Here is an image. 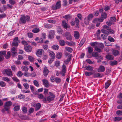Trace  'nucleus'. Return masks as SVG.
Wrapping results in <instances>:
<instances>
[{
  "instance_id": "obj_44",
  "label": "nucleus",
  "mask_w": 122,
  "mask_h": 122,
  "mask_svg": "<svg viewBox=\"0 0 122 122\" xmlns=\"http://www.w3.org/2000/svg\"><path fill=\"white\" fill-rule=\"evenodd\" d=\"M45 27L47 28H51L52 27V25H51L48 24L44 25Z\"/></svg>"
},
{
  "instance_id": "obj_46",
  "label": "nucleus",
  "mask_w": 122,
  "mask_h": 122,
  "mask_svg": "<svg viewBox=\"0 0 122 122\" xmlns=\"http://www.w3.org/2000/svg\"><path fill=\"white\" fill-rule=\"evenodd\" d=\"M93 48L91 47H89L88 48V51L89 53H91L93 51Z\"/></svg>"
},
{
  "instance_id": "obj_59",
  "label": "nucleus",
  "mask_w": 122,
  "mask_h": 122,
  "mask_svg": "<svg viewBox=\"0 0 122 122\" xmlns=\"http://www.w3.org/2000/svg\"><path fill=\"white\" fill-rule=\"evenodd\" d=\"M63 18L66 19H70L71 18V16L69 15H66L65 16H63Z\"/></svg>"
},
{
  "instance_id": "obj_20",
  "label": "nucleus",
  "mask_w": 122,
  "mask_h": 122,
  "mask_svg": "<svg viewBox=\"0 0 122 122\" xmlns=\"http://www.w3.org/2000/svg\"><path fill=\"white\" fill-rule=\"evenodd\" d=\"M103 18L101 19H96L94 20H93V22L94 23H96L98 22H101L103 21Z\"/></svg>"
},
{
  "instance_id": "obj_5",
  "label": "nucleus",
  "mask_w": 122,
  "mask_h": 122,
  "mask_svg": "<svg viewBox=\"0 0 122 122\" xmlns=\"http://www.w3.org/2000/svg\"><path fill=\"white\" fill-rule=\"evenodd\" d=\"M64 36L66 37V39L67 40L71 41L72 40V37L71 35L69 32H66L63 34Z\"/></svg>"
},
{
  "instance_id": "obj_50",
  "label": "nucleus",
  "mask_w": 122,
  "mask_h": 122,
  "mask_svg": "<svg viewBox=\"0 0 122 122\" xmlns=\"http://www.w3.org/2000/svg\"><path fill=\"white\" fill-rule=\"evenodd\" d=\"M67 44L69 46H74L75 45V43L73 41L68 42L67 43Z\"/></svg>"
},
{
  "instance_id": "obj_45",
  "label": "nucleus",
  "mask_w": 122,
  "mask_h": 122,
  "mask_svg": "<svg viewBox=\"0 0 122 122\" xmlns=\"http://www.w3.org/2000/svg\"><path fill=\"white\" fill-rule=\"evenodd\" d=\"M33 83L34 85L37 87H39V86L38 82L36 80H34L33 81Z\"/></svg>"
},
{
  "instance_id": "obj_29",
  "label": "nucleus",
  "mask_w": 122,
  "mask_h": 122,
  "mask_svg": "<svg viewBox=\"0 0 122 122\" xmlns=\"http://www.w3.org/2000/svg\"><path fill=\"white\" fill-rule=\"evenodd\" d=\"M36 106L35 110L37 111L41 107V104L39 103H36Z\"/></svg>"
},
{
  "instance_id": "obj_3",
  "label": "nucleus",
  "mask_w": 122,
  "mask_h": 122,
  "mask_svg": "<svg viewBox=\"0 0 122 122\" xmlns=\"http://www.w3.org/2000/svg\"><path fill=\"white\" fill-rule=\"evenodd\" d=\"M12 104V103L11 101H8L5 103L4 106V107L5 110L7 112V113H9L10 112V107Z\"/></svg>"
},
{
  "instance_id": "obj_55",
  "label": "nucleus",
  "mask_w": 122,
  "mask_h": 122,
  "mask_svg": "<svg viewBox=\"0 0 122 122\" xmlns=\"http://www.w3.org/2000/svg\"><path fill=\"white\" fill-rule=\"evenodd\" d=\"M25 22H26V21H29L30 20V17L29 16H25Z\"/></svg>"
},
{
  "instance_id": "obj_35",
  "label": "nucleus",
  "mask_w": 122,
  "mask_h": 122,
  "mask_svg": "<svg viewBox=\"0 0 122 122\" xmlns=\"http://www.w3.org/2000/svg\"><path fill=\"white\" fill-rule=\"evenodd\" d=\"M20 106L19 105L16 106L14 107V110L15 111H17L20 109Z\"/></svg>"
},
{
  "instance_id": "obj_12",
  "label": "nucleus",
  "mask_w": 122,
  "mask_h": 122,
  "mask_svg": "<svg viewBox=\"0 0 122 122\" xmlns=\"http://www.w3.org/2000/svg\"><path fill=\"white\" fill-rule=\"evenodd\" d=\"M42 81L45 87H47L49 86L50 85L48 81L47 80L43 79Z\"/></svg>"
},
{
  "instance_id": "obj_16",
  "label": "nucleus",
  "mask_w": 122,
  "mask_h": 122,
  "mask_svg": "<svg viewBox=\"0 0 122 122\" xmlns=\"http://www.w3.org/2000/svg\"><path fill=\"white\" fill-rule=\"evenodd\" d=\"M84 68L86 69V70L90 71H92L93 69V67L90 66H85Z\"/></svg>"
},
{
  "instance_id": "obj_7",
  "label": "nucleus",
  "mask_w": 122,
  "mask_h": 122,
  "mask_svg": "<svg viewBox=\"0 0 122 122\" xmlns=\"http://www.w3.org/2000/svg\"><path fill=\"white\" fill-rule=\"evenodd\" d=\"M55 34V31L54 30H50L49 33L48 37L50 39L53 38Z\"/></svg>"
},
{
  "instance_id": "obj_19",
  "label": "nucleus",
  "mask_w": 122,
  "mask_h": 122,
  "mask_svg": "<svg viewBox=\"0 0 122 122\" xmlns=\"http://www.w3.org/2000/svg\"><path fill=\"white\" fill-rule=\"evenodd\" d=\"M96 59H98L97 62L98 63L100 62H101V61L103 60V57L102 56H101L100 55H98Z\"/></svg>"
},
{
  "instance_id": "obj_43",
  "label": "nucleus",
  "mask_w": 122,
  "mask_h": 122,
  "mask_svg": "<svg viewBox=\"0 0 122 122\" xmlns=\"http://www.w3.org/2000/svg\"><path fill=\"white\" fill-rule=\"evenodd\" d=\"M95 50L96 51L98 52L99 53L101 52H102V49H100L97 46H96L95 47Z\"/></svg>"
},
{
  "instance_id": "obj_25",
  "label": "nucleus",
  "mask_w": 122,
  "mask_h": 122,
  "mask_svg": "<svg viewBox=\"0 0 122 122\" xmlns=\"http://www.w3.org/2000/svg\"><path fill=\"white\" fill-rule=\"evenodd\" d=\"M111 82L110 81H108L105 84V88H107L111 84Z\"/></svg>"
},
{
  "instance_id": "obj_17",
  "label": "nucleus",
  "mask_w": 122,
  "mask_h": 122,
  "mask_svg": "<svg viewBox=\"0 0 122 122\" xmlns=\"http://www.w3.org/2000/svg\"><path fill=\"white\" fill-rule=\"evenodd\" d=\"M106 57L107 59L110 60H113L114 59V57L112 55L109 54L106 55Z\"/></svg>"
},
{
  "instance_id": "obj_14",
  "label": "nucleus",
  "mask_w": 122,
  "mask_h": 122,
  "mask_svg": "<svg viewBox=\"0 0 122 122\" xmlns=\"http://www.w3.org/2000/svg\"><path fill=\"white\" fill-rule=\"evenodd\" d=\"M112 53V54L115 56H117L120 54L119 52L116 50H113Z\"/></svg>"
},
{
  "instance_id": "obj_61",
  "label": "nucleus",
  "mask_w": 122,
  "mask_h": 122,
  "mask_svg": "<svg viewBox=\"0 0 122 122\" xmlns=\"http://www.w3.org/2000/svg\"><path fill=\"white\" fill-rule=\"evenodd\" d=\"M98 45L99 47L102 49L103 48L104 46V45L102 43H98Z\"/></svg>"
},
{
  "instance_id": "obj_31",
  "label": "nucleus",
  "mask_w": 122,
  "mask_h": 122,
  "mask_svg": "<svg viewBox=\"0 0 122 122\" xmlns=\"http://www.w3.org/2000/svg\"><path fill=\"white\" fill-rule=\"evenodd\" d=\"M65 49L66 51L70 52H71L73 51L72 49L70 47H65Z\"/></svg>"
},
{
  "instance_id": "obj_28",
  "label": "nucleus",
  "mask_w": 122,
  "mask_h": 122,
  "mask_svg": "<svg viewBox=\"0 0 122 122\" xmlns=\"http://www.w3.org/2000/svg\"><path fill=\"white\" fill-rule=\"evenodd\" d=\"M110 64L111 65L113 66L117 65V62L115 60L111 61L110 62Z\"/></svg>"
},
{
  "instance_id": "obj_6",
  "label": "nucleus",
  "mask_w": 122,
  "mask_h": 122,
  "mask_svg": "<svg viewBox=\"0 0 122 122\" xmlns=\"http://www.w3.org/2000/svg\"><path fill=\"white\" fill-rule=\"evenodd\" d=\"M6 74L8 76H13L12 71L10 69H8L4 70Z\"/></svg>"
},
{
  "instance_id": "obj_37",
  "label": "nucleus",
  "mask_w": 122,
  "mask_h": 122,
  "mask_svg": "<svg viewBox=\"0 0 122 122\" xmlns=\"http://www.w3.org/2000/svg\"><path fill=\"white\" fill-rule=\"evenodd\" d=\"M93 73L91 72L86 71L85 72V75L87 76H89L92 75Z\"/></svg>"
},
{
  "instance_id": "obj_51",
  "label": "nucleus",
  "mask_w": 122,
  "mask_h": 122,
  "mask_svg": "<svg viewBox=\"0 0 122 122\" xmlns=\"http://www.w3.org/2000/svg\"><path fill=\"white\" fill-rule=\"evenodd\" d=\"M9 3L11 5H13L15 4L16 2L14 0H9Z\"/></svg>"
},
{
  "instance_id": "obj_60",
  "label": "nucleus",
  "mask_w": 122,
  "mask_h": 122,
  "mask_svg": "<svg viewBox=\"0 0 122 122\" xmlns=\"http://www.w3.org/2000/svg\"><path fill=\"white\" fill-rule=\"evenodd\" d=\"M100 30H98L97 33V38H98L99 39H100L99 36L100 35Z\"/></svg>"
},
{
  "instance_id": "obj_27",
  "label": "nucleus",
  "mask_w": 122,
  "mask_h": 122,
  "mask_svg": "<svg viewBox=\"0 0 122 122\" xmlns=\"http://www.w3.org/2000/svg\"><path fill=\"white\" fill-rule=\"evenodd\" d=\"M71 55L69 56L68 57L67 59V60L64 61V62L65 64H67L69 63L71 58Z\"/></svg>"
},
{
  "instance_id": "obj_57",
  "label": "nucleus",
  "mask_w": 122,
  "mask_h": 122,
  "mask_svg": "<svg viewBox=\"0 0 122 122\" xmlns=\"http://www.w3.org/2000/svg\"><path fill=\"white\" fill-rule=\"evenodd\" d=\"M84 22L85 24L86 25H88L89 24V21L90 20H88V19L87 18H85L84 19Z\"/></svg>"
},
{
  "instance_id": "obj_13",
  "label": "nucleus",
  "mask_w": 122,
  "mask_h": 122,
  "mask_svg": "<svg viewBox=\"0 0 122 122\" xmlns=\"http://www.w3.org/2000/svg\"><path fill=\"white\" fill-rule=\"evenodd\" d=\"M74 36L76 39H78L79 38L80 34L77 31H75L74 32Z\"/></svg>"
},
{
  "instance_id": "obj_56",
  "label": "nucleus",
  "mask_w": 122,
  "mask_h": 122,
  "mask_svg": "<svg viewBox=\"0 0 122 122\" xmlns=\"http://www.w3.org/2000/svg\"><path fill=\"white\" fill-rule=\"evenodd\" d=\"M93 15L92 14H90L88 15L87 17V18L88 20H90L93 18Z\"/></svg>"
},
{
  "instance_id": "obj_33",
  "label": "nucleus",
  "mask_w": 122,
  "mask_h": 122,
  "mask_svg": "<svg viewBox=\"0 0 122 122\" xmlns=\"http://www.w3.org/2000/svg\"><path fill=\"white\" fill-rule=\"evenodd\" d=\"M108 35L107 34H102L101 35V37L102 39L103 40H105L106 39Z\"/></svg>"
},
{
  "instance_id": "obj_63",
  "label": "nucleus",
  "mask_w": 122,
  "mask_h": 122,
  "mask_svg": "<svg viewBox=\"0 0 122 122\" xmlns=\"http://www.w3.org/2000/svg\"><path fill=\"white\" fill-rule=\"evenodd\" d=\"M23 86H24L25 88L26 89H27L29 88V85L27 83H25L23 84Z\"/></svg>"
},
{
  "instance_id": "obj_8",
  "label": "nucleus",
  "mask_w": 122,
  "mask_h": 122,
  "mask_svg": "<svg viewBox=\"0 0 122 122\" xmlns=\"http://www.w3.org/2000/svg\"><path fill=\"white\" fill-rule=\"evenodd\" d=\"M62 67V69L61 72V74L62 76H64L65 75V73H66V67L65 65H63Z\"/></svg>"
},
{
  "instance_id": "obj_15",
  "label": "nucleus",
  "mask_w": 122,
  "mask_h": 122,
  "mask_svg": "<svg viewBox=\"0 0 122 122\" xmlns=\"http://www.w3.org/2000/svg\"><path fill=\"white\" fill-rule=\"evenodd\" d=\"M44 52L43 50L41 49H39L36 52V55L39 56L41 55L42 52Z\"/></svg>"
},
{
  "instance_id": "obj_30",
  "label": "nucleus",
  "mask_w": 122,
  "mask_h": 122,
  "mask_svg": "<svg viewBox=\"0 0 122 122\" xmlns=\"http://www.w3.org/2000/svg\"><path fill=\"white\" fill-rule=\"evenodd\" d=\"M62 55V54L61 52H59L57 53L56 57L57 58L60 59L61 58Z\"/></svg>"
},
{
  "instance_id": "obj_21",
  "label": "nucleus",
  "mask_w": 122,
  "mask_h": 122,
  "mask_svg": "<svg viewBox=\"0 0 122 122\" xmlns=\"http://www.w3.org/2000/svg\"><path fill=\"white\" fill-rule=\"evenodd\" d=\"M62 25L64 28L66 29L68 27V25L65 20H63L62 21Z\"/></svg>"
},
{
  "instance_id": "obj_53",
  "label": "nucleus",
  "mask_w": 122,
  "mask_h": 122,
  "mask_svg": "<svg viewBox=\"0 0 122 122\" xmlns=\"http://www.w3.org/2000/svg\"><path fill=\"white\" fill-rule=\"evenodd\" d=\"M55 65L56 67H58L59 66L60 64V62L58 61H56L55 62Z\"/></svg>"
},
{
  "instance_id": "obj_1",
  "label": "nucleus",
  "mask_w": 122,
  "mask_h": 122,
  "mask_svg": "<svg viewBox=\"0 0 122 122\" xmlns=\"http://www.w3.org/2000/svg\"><path fill=\"white\" fill-rule=\"evenodd\" d=\"M44 94L46 96H48L46 98L45 97L43 99L42 101L44 103H46L47 101L51 102L53 100L55 97V96L51 92L49 93L48 92H44Z\"/></svg>"
},
{
  "instance_id": "obj_64",
  "label": "nucleus",
  "mask_w": 122,
  "mask_h": 122,
  "mask_svg": "<svg viewBox=\"0 0 122 122\" xmlns=\"http://www.w3.org/2000/svg\"><path fill=\"white\" fill-rule=\"evenodd\" d=\"M116 113L117 115H122V111L118 110L116 112Z\"/></svg>"
},
{
  "instance_id": "obj_39",
  "label": "nucleus",
  "mask_w": 122,
  "mask_h": 122,
  "mask_svg": "<svg viewBox=\"0 0 122 122\" xmlns=\"http://www.w3.org/2000/svg\"><path fill=\"white\" fill-rule=\"evenodd\" d=\"M61 79L58 77L55 78V81L57 83H60L61 81Z\"/></svg>"
},
{
  "instance_id": "obj_40",
  "label": "nucleus",
  "mask_w": 122,
  "mask_h": 122,
  "mask_svg": "<svg viewBox=\"0 0 122 122\" xmlns=\"http://www.w3.org/2000/svg\"><path fill=\"white\" fill-rule=\"evenodd\" d=\"M52 47L53 49L55 50H57L59 48L58 46L57 45L53 46Z\"/></svg>"
},
{
  "instance_id": "obj_11",
  "label": "nucleus",
  "mask_w": 122,
  "mask_h": 122,
  "mask_svg": "<svg viewBox=\"0 0 122 122\" xmlns=\"http://www.w3.org/2000/svg\"><path fill=\"white\" fill-rule=\"evenodd\" d=\"M24 49L27 52H30L32 49V48L31 46H27L26 45H25Z\"/></svg>"
},
{
  "instance_id": "obj_34",
  "label": "nucleus",
  "mask_w": 122,
  "mask_h": 122,
  "mask_svg": "<svg viewBox=\"0 0 122 122\" xmlns=\"http://www.w3.org/2000/svg\"><path fill=\"white\" fill-rule=\"evenodd\" d=\"M35 27H36V26H35ZM39 31L40 30L39 28H36L35 29H34L32 30V31L35 33H36L39 32Z\"/></svg>"
},
{
  "instance_id": "obj_22",
  "label": "nucleus",
  "mask_w": 122,
  "mask_h": 122,
  "mask_svg": "<svg viewBox=\"0 0 122 122\" xmlns=\"http://www.w3.org/2000/svg\"><path fill=\"white\" fill-rule=\"evenodd\" d=\"M49 54L50 56L52 58H55V54L54 52L52 51H51L49 52Z\"/></svg>"
},
{
  "instance_id": "obj_36",
  "label": "nucleus",
  "mask_w": 122,
  "mask_h": 122,
  "mask_svg": "<svg viewBox=\"0 0 122 122\" xmlns=\"http://www.w3.org/2000/svg\"><path fill=\"white\" fill-rule=\"evenodd\" d=\"M93 77L94 78L97 77H101L102 76L99 73H96L94 74L93 75Z\"/></svg>"
},
{
  "instance_id": "obj_41",
  "label": "nucleus",
  "mask_w": 122,
  "mask_h": 122,
  "mask_svg": "<svg viewBox=\"0 0 122 122\" xmlns=\"http://www.w3.org/2000/svg\"><path fill=\"white\" fill-rule=\"evenodd\" d=\"M6 85V83L3 81H0V86L2 87H5Z\"/></svg>"
},
{
  "instance_id": "obj_2",
  "label": "nucleus",
  "mask_w": 122,
  "mask_h": 122,
  "mask_svg": "<svg viewBox=\"0 0 122 122\" xmlns=\"http://www.w3.org/2000/svg\"><path fill=\"white\" fill-rule=\"evenodd\" d=\"M103 29H102V32L105 34H107L108 35L109 33L113 34L114 31L113 30L111 29V28L106 25L103 26Z\"/></svg>"
},
{
  "instance_id": "obj_49",
  "label": "nucleus",
  "mask_w": 122,
  "mask_h": 122,
  "mask_svg": "<svg viewBox=\"0 0 122 122\" xmlns=\"http://www.w3.org/2000/svg\"><path fill=\"white\" fill-rule=\"evenodd\" d=\"M108 39L109 41L111 42H113L114 41V39L111 36H109Z\"/></svg>"
},
{
  "instance_id": "obj_42",
  "label": "nucleus",
  "mask_w": 122,
  "mask_h": 122,
  "mask_svg": "<svg viewBox=\"0 0 122 122\" xmlns=\"http://www.w3.org/2000/svg\"><path fill=\"white\" fill-rule=\"evenodd\" d=\"M47 21L49 23L52 24H55L56 23V21L55 20H48Z\"/></svg>"
},
{
  "instance_id": "obj_18",
  "label": "nucleus",
  "mask_w": 122,
  "mask_h": 122,
  "mask_svg": "<svg viewBox=\"0 0 122 122\" xmlns=\"http://www.w3.org/2000/svg\"><path fill=\"white\" fill-rule=\"evenodd\" d=\"M21 17L20 18V21L21 23L25 24V15H21Z\"/></svg>"
},
{
  "instance_id": "obj_32",
  "label": "nucleus",
  "mask_w": 122,
  "mask_h": 122,
  "mask_svg": "<svg viewBox=\"0 0 122 122\" xmlns=\"http://www.w3.org/2000/svg\"><path fill=\"white\" fill-rule=\"evenodd\" d=\"M59 43L60 45L62 46H63L65 45V42L63 40H60L59 41Z\"/></svg>"
},
{
  "instance_id": "obj_54",
  "label": "nucleus",
  "mask_w": 122,
  "mask_h": 122,
  "mask_svg": "<svg viewBox=\"0 0 122 122\" xmlns=\"http://www.w3.org/2000/svg\"><path fill=\"white\" fill-rule=\"evenodd\" d=\"M122 119V117H115L114 119V121H120Z\"/></svg>"
},
{
  "instance_id": "obj_4",
  "label": "nucleus",
  "mask_w": 122,
  "mask_h": 122,
  "mask_svg": "<svg viewBox=\"0 0 122 122\" xmlns=\"http://www.w3.org/2000/svg\"><path fill=\"white\" fill-rule=\"evenodd\" d=\"M61 6V1L59 0L57 1L55 5H53L52 6V9L54 10H56L57 9H59L60 8Z\"/></svg>"
},
{
  "instance_id": "obj_10",
  "label": "nucleus",
  "mask_w": 122,
  "mask_h": 122,
  "mask_svg": "<svg viewBox=\"0 0 122 122\" xmlns=\"http://www.w3.org/2000/svg\"><path fill=\"white\" fill-rule=\"evenodd\" d=\"M104 67L102 66H100L99 68L98 69L97 71L98 72H103L105 70Z\"/></svg>"
},
{
  "instance_id": "obj_47",
  "label": "nucleus",
  "mask_w": 122,
  "mask_h": 122,
  "mask_svg": "<svg viewBox=\"0 0 122 122\" xmlns=\"http://www.w3.org/2000/svg\"><path fill=\"white\" fill-rule=\"evenodd\" d=\"M29 60L31 62H33L34 61V58L31 56H29L28 57Z\"/></svg>"
},
{
  "instance_id": "obj_62",
  "label": "nucleus",
  "mask_w": 122,
  "mask_h": 122,
  "mask_svg": "<svg viewBox=\"0 0 122 122\" xmlns=\"http://www.w3.org/2000/svg\"><path fill=\"white\" fill-rule=\"evenodd\" d=\"M110 19L111 20L110 21L112 23L116 21V19L115 17H111L110 18Z\"/></svg>"
},
{
  "instance_id": "obj_38",
  "label": "nucleus",
  "mask_w": 122,
  "mask_h": 122,
  "mask_svg": "<svg viewBox=\"0 0 122 122\" xmlns=\"http://www.w3.org/2000/svg\"><path fill=\"white\" fill-rule=\"evenodd\" d=\"M92 55L93 57H95L96 58L99 55L97 52H94L92 53Z\"/></svg>"
},
{
  "instance_id": "obj_52",
  "label": "nucleus",
  "mask_w": 122,
  "mask_h": 122,
  "mask_svg": "<svg viewBox=\"0 0 122 122\" xmlns=\"http://www.w3.org/2000/svg\"><path fill=\"white\" fill-rule=\"evenodd\" d=\"M63 30L61 28H59L57 30V32L59 34H61L63 32Z\"/></svg>"
},
{
  "instance_id": "obj_23",
  "label": "nucleus",
  "mask_w": 122,
  "mask_h": 122,
  "mask_svg": "<svg viewBox=\"0 0 122 122\" xmlns=\"http://www.w3.org/2000/svg\"><path fill=\"white\" fill-rule=\"evenodd\" d=\"M49 72V71L48 69L46 68L44 69L43 72L44 75L45 76H46Z\"/></svg>"
},
{
  "instance_id": "obj_9",
  "label": "nucleus",
  "mask_w": 122,
  "mask_h": 122,
  "mask_svg": "<svg viewBox=\"0 0 122 122\" xmlns=\"http://www.w3.org/2000/svg\"><path fill=\"white\" fill-rule=\"evenodd\" d=\"M16 51L15 48L14 47H13L11 48V51L12 54L13 56H14L17 55V52Z\"/></svg>"
},
{
  "instance_id": "obj_24",
  "label": "nucleus",
  "mask_w": 122,
  "mask_h": 122,
  "mask_svg": "<svg viewBox=\"0 0 122 122\" xmlns=\"http://www.w3.org/2000/svg\"><path fill=\"white\" fill-rule=\"evenodd\" d=\"M86 41V39L85 38L83 39L81 41L80 43L79 47H81L84 43Z\"/></svg>"
},
{
  "instance_id": "obj_48",
  "label": "nucleus",
  "mask_w": 122,
  "mask_h": 122,
  "mask_svg": "<svg viewBox=\"0 0 122 122\" xmlns=\"http://www.w3.org/2000/svg\"><path fill=\"white\" fill-rule=\"evenodd\" d=\"M2 79L4 81H10V79L7 77H3Z\"/></svg>"
},
{
  "instance_id": "obj_26",
  "label": "nucleus",
  "mask_w": 122,
  "mask_h": 122,
  "mask_svg": "<svg viewBox=\"0 0 122 122\" xmlns=\"http://www.w3.org/2000/svg\"><path fill=\"white\" fill-rule=\"evenodd\" d=\"M22 70L24 71H27L28 70V68L26 66H22L21 67Z\"/></svg>"
},
{
  "instance_id": "obj_58",
  "label": "nucleus",
  "mask_w": 122,
  "mask_h": 122,
  "mask_svg": "<svg viewBox=\"0 0 122 122\" xmlns=\"http://www.w3.org/2000/svg\"><path fill=\"white\" fill-rule=\"evenodd\" d=\"M14 41L18 43H19L20 42V41L18 40V37H16L14 39Z\"/></svg>"
}]
</instances>
